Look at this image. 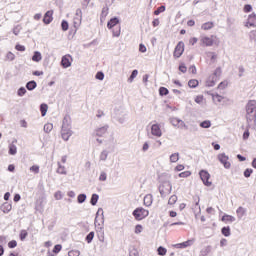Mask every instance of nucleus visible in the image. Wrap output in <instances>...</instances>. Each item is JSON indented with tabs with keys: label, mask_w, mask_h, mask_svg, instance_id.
Segmentation results:
<instances>
[{
	"label": "nucleus",
	"mask_w": 256,
	"mask_h": 256,
	"mask_svg": "<svg viewBox=\"0 0 256 256\" xmlns=\"http://www.w3.org/2000/svg\"><path fill=\"white\" fill-rule=\"evenodd\" d=\"M171 163H177L179 161V153H173L170 156Z\"/></svg>",
	"instance_id": "36"
},
{
	"label": "nucleus",
	"mask_w": 256,
	"mask_h": 256,
	"mask_svg": "<svg viewBox=\"0 0 256 256\" xmlns=\"http://www.w3.org/2000/svg\"><path fill=\"white\" fill-rule=\"evenodd\" d=\"M177 203V195H172L168 200V205H175Z\"/></svg>",
	"instance_id": "41"
},
{
	"label": "nucleus",
	"mask_w": 256,
	"mask_h": 256,
	"mask_svg": "<svg viewBox=\"0 0 256 256\" xmlns=\"http://www.w3.org/2000/svg\"><path fill=\"white\" fill-rule=\"evenodd\" d=\"M117 25H119V18L117 17L111 18L107 23L108 29H113Z\"/></svg>",
	"instance_id": "16"
},
{
	"label": "nucleus",
	"mask_w": 256,
	"mask_h": 256,
	"mask_svg": "<svg viewBox=\"0 0 256 256\" xmlns=\"http://www.w3.org/2000/svg\"><path fill=\"white\" fill-rule=\"evenodd\" d=\"M41 59H43V56L41 55V52L35 51L33 56H32V61H34L35 63H39V61H41Z\"/></svg>",
	"instance_id": "23"
},
{
	"label": "nucleus",
	"mask_w": 256,
	"mask_h": 256,
	"mask_svg": "<svg viewBox=\"0 0 256 256\" xmlns=\"http://www.w3.org/2000/svg\"><path fill=\"white\" fill-rule=\"evenodd\" d=\"M30 171L36 174L39 173V166L33 165L32 167H30Z\"/></svg>",
	"instance_id": "60"
},
{
	"label": "nucleus",
	"mask_w": 256,
	"mask_h": 256,
	"mask_svg": "<svg viewBox=\"0 0 256 256\" xmlns=\"http://www.w3.org/2000/svg\"><path fill=\"white\" fill-rule=\"evenodd\" d=\"M61 249H63V247L61 246V244H57L54 246L53 248V253H59L61 251Z\"/></svg>",
	"instance_id": "54"
},
{
	"label": "nucleus",
	"mask_w": 256,
	"mask_h": 256,
	"mask_svg": "<svg viewBox=\"0 0 256 256\" xmlns=\"http://www.w3.org/2000/svg\"><path fill=\"white\" fill-rule=\"evenodd\" d=\"M144 205H145L146 207H151V205H153V195L147 194V195L144 197Z\"/></svg>",
	"instance_id": "18"
},
{
	"label": "nucleus",
	"mask_w": 256,
	"mask_h": 256,
	"mask_svg": "<svg viewBox=\"0 0 256 256\" xmlns=\"http://www.w3.org/2000/svg\"><path fill=\"white\" fill-rule=\"evenodd\" d=\"M157 253L160 256H165V255H167V249L163 246H160L157 248Z\"/></svg>",
	"instance_id": "33"
},
{
	"label": "nucleus",
	"mask_w": 256,
	"mask_h": 256,
	"mask_svg": "<svg viewBox=\"0 0 256 256\" xmlns=\"http://www.w3.org/2000/svg\"><path fill=\"white\" fill-rule=\"evenodd\" d=\"M179 71H181V73H187V66H185L184 63L180 64Z\"/></svg>",
	"instance_id": "56"
},
{
	"label": "nucleus",
	"mask_w": 256,
	"mask_h": 256,
	"mask_svg": "<svg viewBox=\"0 0 256 256\" xmlns=\"http://www.w3.org/2000/svg\"><path fill=\"white\" fill-rule=\"evenodd\" d=\"M20 31H21V26H16V27L13 29L14 35H19Z\"/></svg>",
	"instance_id": "64"
},
{
	"label": "nucleus",
	"mask_w": 256,
	"mask_h": 256,
	"mask_svg": "<svg viewBox=\"0 0 256 256\" xmlns=\"http://www.w3.org/2000/svg\"><path fill=\"white\" fill-rule=\"evenodd\" d=\"M236 213H237L238 219H243L244 215L247 213V209L240 206L236 210Z\"/></svg>",
	"instance_id": "22"
},
{
	"label": "nucleus",
	"mask_w": 256,
	"mask_h": 256,
	"mask_svg": "<svg viewBox=\"0 0 256 256\" xmlns=\"http://www.w3.org/2000/svg\"><path fill=\"white\" fill-rule=\"evenodd\" d=\"M125 117H127V113L125 112V108L120 107L116 108L114 110V119L120 123V125H123L125 123Z\"/></svg>",
	"instance_id": "4"
},
{
	"label": "nucleus",
	"mask_w": 256,
	"mask_h": 256,
	"mask_svg": "<svg viewBox=\"0 0 256 256\" xmlns=\"http://www.w3.org/2000/svg\"><path fill=\"white\" fill-rule=\"evenodd\" d=\"M191 172L190 171H185L179 174V177L185 178V177H190Z\"/></svg>",
	"instance_id": "59"
},
{
	"label": "nucleus",
	"mask_w": 256,
	"mask_h": 256,
	"mask_svg": "<svg viewBox=\"0 0 256 256\" xmlns=\"http://www.w3.org/2000/svg\"><path fill=\"white\" fill-rule=\"evenodd\" d=\"M235 220H236L235 217H233L231 215H227L226 222L234 223Z\"/></svg>",
	"instance_id": "62"
},
{
	"label": "nucleus",
	"mask_w": 256,
	"mask_h": 256,
	"mask_svg": "<svg viewBox=\"0 0 256 256\" xmlns=\"http://www.w3.org/2000/svg\"><path fill=\"white\" fill-rule=\"evenodd\" d=\"M81 252L79 250H72L68 252V256H80Z\"/></svg>",
	"instance_id": "48"
},
{
	"label": "nucleus",
	"mask_w": 256,
	"mask_h": 256,
	"mask_svg": "<svg viewBox=\"0 0 256 256\" xmlns=\"http://www.w3.org/2000/svg\"><path fill=\"white\" fill-rule=\"evenodd\" d=\"M132 215L137 221H141L142 219H145V217H149V210H146L144 208H136L132 212Z\"/></svg>",
	"instance_id": "5"
},
{
	"label": "nucleus",
	"mask_w": 256,
	"mask_h": 256,
	"mask_svg": "<svg viewBox=\"0 0 256 256\" xmlns=\"http://www.w3.org/2000/svg\"><path fill=\"white\" fill-rule=\"evenodd\" d=\"M53 131V125L51 123H47L44 125V132L51 133Z\"/></svg>",
	"instance_id": "38"
},
{
	"label": "nucleus",
	"mask_w": 256,
	"mask_h": 256,
	"mask_svg": "<svg viewBox=\"0 0 256 256\" xmlns=\"http://www.w3.org/2000/svg\"><path fill=\"white\" fill-rule=\"evenodd\" d=\"M198 85H199V81L197 79H192V80H189L188 82V86L191 89H195V87H197Z\"/></svg>",
	"instance_id": "30"
},
{
	"label": "nucleus",
	"mask_w": 256,
	"mask_h": 256,
	"mask_svg": "<svg viewBox=\"0 0 256 256\" xmlns=\"http://www.w3.org/2000/svg\"><path fill=\"white\" fill-rule=\"evenodd\" d=\"M255 21H256V14L255 13L250 14L248 16L245 27H255Z\"/></svg>",
	"instance_id": "11"
},
{
	"label": "nucleus",
	"mask_w": 256,
	"mask_h": 256,
	"mask_svg": "<svg viewBox=\"0 0 256 256\" xmlns=\"http://www.w3.org/2000/svg\"><path fill=\"white\" fill-rule=\"evenodd\" d=\"M99 181H107V173L101 172L99 176Z\"/></svg>",
	"instance_id": "57"
},
{
	"label": "nucleus",
	"mask_w": 256,
	"mask_h": 256,
	"mask_svg": "<svg viewBox=\"0 0 256 256\" xmlns=\"http://www.w3.org/2000/svg\"><path fill=\"white\" fill-rule=\"evenodd\" d=\"M177 127L178 129H187V124H185V122L180 119V122Z\"/></svg>",
	"instance_id": "55"
},
{
	"label": "nucleus",
	"mask_w": 256,
	"mask_h": 256,
	"mask_svg": "<svg viewBox=\"0 0 256 256\" xmlns=\"http://www.w3.org/2000/svg\"><path fill=\"white\" fill-rule=\"evenodd\" d=\"M218 160L225 169H231V162H229V156H227L225 153H221L218 155Z\"/></svg>",
	"instance_id": "8"
},
{
	"label": "nucleus",
	"mask_w": 256,
	"mask_h": 256,
	"mask_svg": "<svg viewBox=\"0 0 256 256\" xmlns=\"http://www.w3.org/2000/svg\"><path fill=\"white\" fill-rule=\"evenodd\" d=\"M15 143H17V139H14L9 145V155H17V146Z\"/></svg>",
	"instance_id": "15"
},
{
	"label": "nucleus",
	"mask_w": 256,
	"mask_h": 256,
	"mask_svg": "<svg viewBox=\"0 0 256 256\" xmlns=\"http://www.w3.org/2000/svg\"><path fill=\"white\" fill-rule=\"evenodd\" d=\"M53 21V10H49L44 14L43 23L49 25Z\"/></svg>",
	"instance_id": "10"
},
{
	"label": "nucleus",
	"mask_w": 256,
	"mask_h": 256,
	"mask_svg": "<svg viewBox=\"0 0 256 256\" xmlns=\"http://www.w3.org/2000/svg\"><path fill=\"white\" fill-rule=\"evenodd\" d=\"M25 93H27V89H25V87H20L17 91L18 97H23Z\"/></svg>",
	"instance_id": "40"
},
{
	"label": "nucleus",
	"mask_w": 256,
	"mask_h": 256,
	"mask_svg": "<svg viewBox=\"0 0 256 256\" xmlns=\"http://www.w3.org/2000/svg\"><path fill=\"white\" fill-rule=\"evenodd\" d=\"M16 51H25V46L17 44L15 46Z\"/></svg>",
	"instance_id": "63"
},
{
	"label": "nucleus",
	"mask_w": 256,
	"mask_h": 256,
	"mask_svg": "<svg viewBox=\"0 0 256 256\" xmlns=\"http://www.w3.org/2000/svg\"><path fill=\"white\" fill-rule=\"evenodd\" d=\"M141 231H143V226L141 225H136L135 227V233L138 235V233H141Z\"/></svg>",
	"instance_id": "61"
},
{
	"label": "nucleus",
	"mask_w": 256,
	"mask_h": 256,
	"mask_svg": "<svg viewBox=\"0 0 256 256\" xmlns=\"http://www.w3.org/2000/svg\"><path fill=\"white\" fill-rule=\"evenodd\" d=\"M199 176L206 187H211V185H213V183L209 181V179H211V174H209V172H207L206 170H201L199 172Z\"/></svg>",
	"instance_id": "6"
},
{
	"label": "nucleus",
	"mask_w": 256,
	"mask_h": 256,
	"mask_svg": "<svg viewBox=\"0 0 256 256\" xmlns=\"http://www.w3.org/2000/svg\"><path fill=\"white\" fill-rule=\"evenodd\" d=\"M165 6H160L154 11V15H159L160 13H164Z\"/></svg>",
	"instance_id": "44"
},
{
	"label": "nucleus",
	"mask_w": 256,
	"mask_h": 256,
	"mask_svg": "<svg viewBox=\"0 0 256 256\" xmlns=\"http://www.w3.org/2000/svg\"><path fill=\"white\" fill-rule=\"evenodd\" d=\"M251 11H253V6H251L250 4H246L244 6V12L245 13H251Z\"/></svg>",
	"instance_id": "53"
},
{
	"label": "nucleus",
	"mask_w": 256,
	"mask_h": 256,
	"mask_svg": "<svg viewBox=\"0 0 256 256\" xmlns=\"http://www.w3.org/2000/svg\"><path fill=\"white\" fill-rule=\"evenodd\" d=\"M137 75H139V71L133 70L130 77L128 78V81L132 82L133 79H135V77H137Z\"/></svg>",
	"instance_id": "43"
},
{
	"label": "nucleus",
	"mask_w": 256,
	"mask_h": 256,
	"mask_svg": "<svg viewBox=\"0 0 256 256\" xmlns=\"http://www.w3.org/2000/svg\"><path fill=\"white\" fill-rule=\"evenodd\" d=\"M180 120L181 119H179V118H172L170 122L173 125V127H178Z\"/></svg>",
	"instance_id": "47"
},
{
	"label": "nucleus",
	"mask_w": 256,
	"mask_h": 256,
	"mask_svg": "<svg viewBox=\"0 0 256 256\" xmlns=\"http://www.w3.org/2000/svg\"><path fill=\"white\" fill-rule=\"evenodd\" d=\"M212 99L214 101V103H221V101H223V96L219 95V94H213L212 95Z\"/></svg>",
	"instance_id": "31"
},
{
	"label": "nucleus",
	"mask_w": 256,
	"mask_h": 256,
	"mask_svg": "<svg viewBox=\"0 0 256 256\" xmlns=\"http://www.w3.org/2000/svg\"><path fill=\"white\" fill-rule=\"evenodd\" d=\"M27 235H28L27 230H21V232H20V239L22 241H25V239H27Z\"/></svg>",
	"instance_id": "45"
},
{
	"label": "nucleus",
	"mask_w": 256,
	"mask_h": 256,
	"mask_svg": "<svg viewBox=\"0 0 256 256\" xmlns=\"http://www.w3.org/2000/svg\"><path fill=\"white\" fill-rule=\"evenodd\" d=\"M87 201V194H79L77 197V202L78 203H85Z\"/></svg>",
	"instance_id": "34"
},
{
	"label": "nucleus",
	"mask_w": 256,
	"mask_h": 256,
	"mask_svg": "<svg viewBox=\"0 0 256 256\" xmlns=\"http://www.w3.org/2000/svg\"><path fill=\"white\" fill-rule=\"evenodd\" d=\"M159 95H161V97H164L165 95H169V89H167L165 87H160Z\"/></svg>",
	"instance_id": "37"
},
{
	"label": "nucleus",
	"mask_w": 256,
	"mask_h": 256,
	"mask_svg": "<svg viewBox=\"0 0 256 256\" xmlns=\"http://www.w3.org/2000/svg\"><path fill=\"white\" fill-rule=\"evenodd\" d=\"M76 16L74 17V25H79V23H81V19H83V12L81 11V9H77L76 10Z\"/></svg>",
	"instance_id": "14"
},
{
	"label": "nucleus",
	"mask_w": 256,
	"mask_h": 256,
	"mask_svg": "<svg viewBox=\"0 0 256 256\" xmlns=\"http://www.w3.org/2000/svg\"><path fill=\"white\" fill-rule=\"evenodd\" d=\"M107 157H109V151L103 150L100 154V161H107Z\"/></svg>",
	"instance_id": "32"
},
{
	"label": "nucleus",
	"mask_w": 256,
	"mask_h": 256,
	"mask_svg": "<svg viewBox=\"0 0 256 256\" xmlns=\"http://www.w3.org/2000/svg\"><path fill=\"white\" fill-rule=\"evenodd\" d=\"M96 79H98V81H103V79H105V74L103 72H97Z\"/></svg>",
	"instance_id": "52"
},
{
	"label": "nucleus",
	"mask_w": 256,
	"mask_h": 256,
	"mask_svg": "<svg viewBox=\"0 0 256 256\" xmlns=\"http://www.w3.org/2000/svg\"><path fill=\"white\" fill-rule=\"evenodd\" d=\"M6 59L8 61H15V54H13L12 52H8L6 55Z\"/></svg>",
	"instance_id": "49"
},
{
	"label": "nucleus",
	"mask_w": 256,
	"mask_h": 256,
	"mask_svg": "<svg viewBox=\"0 0 256 256\" xmlns=\"http://www.w3.org/2000/svg\"><path fill=\"white\" fill-rule=\"evenodd\" d=\"M151 134L154 137H161V135H163V132H161V126H159V124H153L151 126Z\"/></svg>",
	"instance_id": "9"
},
{
	"label": "nucleus",
	"mask_w": 256,
	"mask_h": 256,
	"mask_svg": "<svg viewBox=\"0 0 256 256\" xmlns=\"http://www.w3.org/2000/svg\"><path fill=\"white\" fill-rule=\"evenodd\" d=\"M99 201V194H92L90 203L91 205L95 206L97 205V202Z\"/></svg>",
	"instance_id": "28"
},
{
	"label": "nucleus",
	"mask_w": 256,
	"mask_h": 256,
	"mask_svg": "<svg viewBox=\"0 0 256 256\" xmlns=\"http://www.w3.org/2000/svg\"><path fill=\"white\" fill-rule=\"evenodd\" d=\"M71 135H73V130H71V117L66 115L62 121L61 136L64 141H67Z\"/></svg>",
	"instance_id": "2"
},
{
	"label": "nucleus",
	"mask_w": 256,
	"mask_h": 256,
	"mask_svg": "<svg viewBox=\"0 0 256 256\" xmlns=\"http://www.w3.org/2000/svg\"><path fill=\"white\" fill-rule=\"evenodd\" d=\"M211 251H212V247L211 246H206V247L201 249L200 256H207V255H209V253H211Z\"/></svg>",
	"instance_id": "24"
},
{
	"label": "nucleus",
	"mask_w": 256,
	"mask_h": 256,
	"mask_svg": "<svg viewBox=\"0 0 256 256\" xmlns=\"http://www.w3.org/2000/svg\"><path fill=\"white\" fill-rule=\"evenodd\" d=\"M200 127H202V129H209V127H211V122L209 120H204L200 123Z\"/></svg>",
	"instance_id": "35"
},
{
	"label": "nucleus",
	"mask_w": 256,
	"mask_h": 256,
	"mask_svg": "<svg viewBox=\"0 0 256 256\" xmlns=\"http://www.w3.org/2000/svg\"><path fill=\"white\" fill-rule=\"evenodd\" d=\"M107 129H109V126H107V125L96 129L97 137H103L107 133Z\"/></svg>",
	"instance_id": "17"
},
{
	"label": "nucleus",
	"mask_w": 256,
	"mask_h": 256,
	"mask_svg": "<svg viewBox=\"0 0 256 256\" xmlns=\"http://www.w3.org/2000/svg\"><path fill=\"white\" fill-rule=\"evenodd\" d=\"M69 57H71V55H65L62 57L61 65L64 69L71 67V61H69Z\"/></svg>",
	"instance_id": "13"
},
{
	"label": "nucleus",
	"mask_w": 256,
	"mask_h": 256,
	"mask_svg": "<svg viewBox=\"0 0 256 256\" xmlns=\"http://www.w3.org/2000/svg\"><path fill=\"white\" fill-rule=\"evenodd\" d=\"M221 233L224 235V237H229L231 235V228L229 226L223 227L221 229Z\"/></svg>",
	"instance_id": "27"
},
{
	"label": "nucleus",
	"mask_w": 256,
	"mask_h": 256,
	"mask_svg": "<svg viewBox=\"0 0 256 256\" xmlns=\"http://www.w3.org/2000/svg\"><path fill=\"white\" fill-rule=\"evenodd\" d=\"M213 27H215V24H213V22H206V23H204V24L202 25L201 28H202L204 31H209V30L213 29Z\"/></svg>",
	"instance_id": "25"
},
{
	"label": "nucleus",
	"mask_w": 256,
	"mask_h": 256,
	"mask_svg": "<svg viewBox=\"0 0 256 256\" xmlns=\"http://www.w3.org/2000/svg\"><path fill=\"white\" fill-rule=\"evenodd\" d=\"M206 86L207 87H215V78H210L209 80H207L206 82Z\"/></svg>",
	"instance_id": "46"
},
{
	"label": "nucleus",
	"mask_w": 256,
	"mask_h": 256,
	"mask_svg": "<svg viewBox=\"0 0 256 256\" xmlns=\"http://www.w3.org/2000/svg\"><path fill=\"white\" fill-rule=\"evenodd\" d=\"M191 245H193V240H187L185 242L175 244L174 247L176 249H185L186 247H191Z\"/></svg>",
	"instance_id": "12"
},
{
	"label": "nucleus",
	"mask_w": 256,
	"mask_h": 256,
	"mask_svg": "<svg viewBox=\"0 0 256 256\" xmlns=\"http://www.w3.org/2000/svg\"><path fill=\"white\" fill-rule=\"evenodd\" d=\"M0 209L3 211V213H9V211L13 209V206L9 204V202H5L1 205Z\"/></svg>",
	"instance_id": "19"
},
{
	"label": "nucleus",
	"mask_w": 256,
	"mask_h": 256,
	"mask_svg": "<svg viewBox=\"0 0 256 256\" xmlns=\"http://www.w3.org/2000/svg\"><path fill=\"white\" fill-rule=\"evenodd\" d=\"M201 42L203 43V45H206V47H212L213 38L205 36L201 39Z\"/></svg>",
	"instance_id": "20"
},
{
	"label": "nucleus",
	"mask_w": 256,
	"mask_h": 256,
	"mask_svg": "<svg viewBox=\"0 0 256 256\" xmlns=\"http://www.w3.org/2000/svg\"><path fill=\"white\" fill-rule=\"evenodd\" d=\"M47 109H49V106L47 104L40 105V111H41L42 117H45V115H47Z\"/></svg>",
	"instance_id": "29"
},
{
	"label": "nucleus",
	"mask_w": 256,
	"mask_h": 256,
	"mask_svg": "<svg viewBox=\"0 0 256 256\" xmlns=\"http://www.w3.org/2000/svg\"><path fill=\"white\" fill-rule=\"evenodd\" d=\"M61 28H62V31H68V29H69V22H67L66 20H63L61 22Z\"/></svg>",
	"instance_id": "42"
},
{
	"label": "nucleus",
	"mask_w": 256,
	"mask_h": 256,
	"mask_svg": "<svg viewBox=\"0 0 256 256\" xmlns=\"http://www.w3.org/2000/svg\"><path fill=\"white\" fill-rule=\"evenodd\" d=\"M8 247H9V249H15V247H17V241L16 240H11L8 243Z\"/></svg>",
	"instance_id": "51"
},
{
	"label": "nucleus",
	"mask_w": 256,
	"mask_h": 256,
	"mask_svg": "<svg viewBox=\"0 0 256 256\" xmlns=\"http://www.w3.org/2000/svg\"><path fill=\"white\" fill-rule=\"evenodd\" d=\"M184 51H185V43H183V41H180L176 45L173 55L176 59H179V57H181V55H183Z\"/></svg>",
	"instance_id": "7"
},
{
	"label": "nucleus",
	"mask_w": 256,
	"mask_h": 256,
	"mask_svg": "<svg viewBox=\"0 0 256 256\" xmlns=\"http://www.w3.org/2000/svg\"><path fill=\"white\" fill-rule=\"evenodd\" d=\"M26 89L28 91H33L34 89H37V82L35 80L27 82Z\"/></svg>",
	"instance_id": "21"
},
{
	"label": "nucleus",
	"mask_w": 256,
	"mask_h": 256,
	"mask_svg": "<svg viewBox=\"0 0 256 256\" xmlns=\"http://www.w3.org/2000/svg\"><path fill=\"white\" fill-rule=\"evenodd\" d=\"M57 173H59L60 175L67 174V170L65 169V166L61 165V162H58Z\"/></svg>",
	"instance_id": "26"
},
{
	"label": "nucleus",
	"mask_w": 256,
	"mask_h": 256,
	"mask_svg": "<svg viewBox=\"0 0 256 256\" xmlns=\"http://www.w3.org/2000/svg\"><path fill=\"white\" fill-rule=\"evenodd\" d=\"M95 238V232H90L87 236H86V241L87 243H91L93 241V239Z\"/></svg>",
	"instance_id": "39"
},
{
	"label": "nucleus",
	"mask_w": 256,
	"mask_h": 256,
	"mask_svg": "<svg viewBox=\"0 0 256 256\" xmlns=\"http://www.w3.org/2000/svg\"><path fill=\"white\" fill-rule=\"evenodd\" d=\"M252 173H253V169L247 168V169L244 171V177L249 178V177H251V174H252Z\"/></svg>",
	"instance_id": "50"
},
{
	"label": "nucleus",
	"mask_w": 256,
	"mask_h": 256,
	"mask_svg": "<svg viewBox=\"0 0 256 256\" xmlns=\"http://www.w3.org/2000/svg\"><path fill=\"white\" fill-rule=\"evenodd\" d=\"M173 189V186L171 185V182L169 181H164L160 186H159V193L162 198L167 197V195H170L171 191Z\"/></svg>",
	"instance_id": "3"
},
{
	"label": "nucleus",
	"mask_w": 256,
	"mask_h": 256,
	"mask_svg": "<svg viewBox=\"0 0 256 256\" xmlns=\"http://www.w3.org/2000/svg\"><path fill=\"white\" fill-rule=\"evenodd\" d=\"M246 121L247 127H253L256 123V101L250 100L246 104Z\"/></svg>",
	"instance_id": "1"
},
{
	"label": "nucleus",
	"mask_w": 256,
	"mask_h": 256,
	"mask_svg": "<svg viewBox=\"0 0 256 256\" xmlns=\"http://www.w3.org/2000/svg\"><path fill=\"white\" fill-rule=\"evenodd\" d=\"M250 41H256V30L250 32Z\"/></svg>",
	"instance_id": "58"
}]
</instances>
